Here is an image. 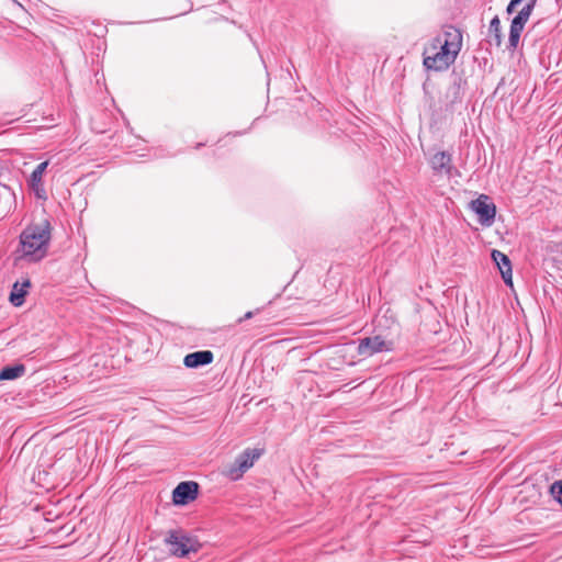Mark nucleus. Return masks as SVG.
<instances>
[{
	"mask_svg": "<svg viewBox=\"0 0 562 562\" xmlns=\"http://www.w3.org/2000/svg\"><path fill=\"white\" fill-rule=\"evenodd\" d=\"M462 47V34L459 29L449 25L443 29L442 35L434 37L429 48L437 50L434 55H426L424 52V66L429 70L442 71L448 69L457 59Z\"/></svg>",
	"mask_w": 562,
	"mask_h": 562,
	"instance_id": "f257e3e1",
	"label": "nucleus"
},
{
	"mask_svg": "<svg viewBox=\"0 0 562 562\" xmlns=\"http://www.w3.org/2000/svg\"><path fill=\"white\" fill-rule=\"evenodd\" d=\"M50 237V224L47 221L24 228L20 235L21 258L34 262L42 260L47 254Z\"/></svg>",
	"mask_w": 562,
	"mask_h": 562,
	"instance_id": "f03ea898",
	"label": "nucleus"
},
{
	"mask_svg": "<svg viewBox=\"0 0 562 562\" xmlns=\"http://www.w3.org/2000/svg\"><path fill=\"white\" fill-rule=\"evenodd\" d=\"M165 542L169 552L177 558L190 559L191 554H196L202 548L195 537H190L182 530H169Z\"/></svg>",
	"mask_w": 562,
	"mask_h": 562,
	"instance_id": "7ed1b4c3",
	"label": "nucleus"
},
{
	"mask_svg": "<svg viewBox=\"0 0 562 562\" xmlns=\"http://www.w3.org/2000/svg\"><path fill=\"white\" fill-rule=\"evenodd\" d=\"M471 210L477 215L479 223L483 226H491L495 221L496 206L486 194H480L471 201Z\"/></svg>",
	"mask_w": 562,
	"mask_h": 562,
	"instance_id": "20e7f679",
	"label": "nucleus"
},
{
	"mask_svg": "<svg viewBox=\"0 0 562 562\" xmlns=\"http://www.w3.org/2000/svg\"><path fill=\"white\" fill-rule=\"evenodd\" d=\"M393 347L392 340H387L381 335H375L360 339L357 351L362 357H371L378 352L391 351Z\"/></svg>",
	"mask_w": 562,
	"mask_h": 562,
	"instance_id": "39448f33",
	"label": "nucleus"
},
{
	"mask_svg": "<svg viewBox=\"0 0 562 562\" xmlns=\"http://www.w3.org/2000/svg\"><path fill=\"white\" fill-rule=\"evenodd\" d=\"M260 453L257 450L246 449L240 453L234 464L228 470V474L232 479L237 480L244 472L254 465V462L259 458Z\"/></svg>",
	"mask_w": 562,
	"mask_h": 562,
	"instance_id": "423d86ee",
	"label": "nucleus"
},
{
	"mask_svg": "<svg viewBox=\"0 0 562 562\" xmlns=\"http://www.w3.org/2000/svg\"><path fill=\"white\" fill-rule=\"evenodd\" d=\"M199 484L193 481L179 483L172 492V501L176 505H187L196 498Z\"/></svg>",
	"mask_w": 562,
	"mask_h": 562,
	"instance_id": "0eeeda50",
	"label": "nucleus"
},
{
	"mask_svg": "<svg viewBox=\"0 0 562 562\" xmlns=\"http://www.w3.org/2000/svg\"><path fill=\"white\" fill-rule=\"evenodd\" d=\"M48 164L49 162L47 160L38 164L27 180V184H29L30 189L34 192V194L37 199H43V200L46 199V191H45L44 183H43V176L47 169Z\"/></svg>",
	"mask_w": 562,
	"mask_h": 562,
	"instance_id": "6e6552de",
	"label": "nucleus"
},
{
	"mask_svg": "<svg viewBox=\"0 0 562 562\" xmlns=\"http://www.w3.org/2000/svg\"><path fill=\"white\" fill-rule=\"evenodd\" d=\"M491 257L495 265L497 266L501 276L505 282L506 285H513V270H512V262L507 255L502 252L501 250L493 249Z\"/></svg>",
	"mask_w": 562,
	"mask_h": 562,
	"instance_id": "1a4fd4ad",
	"label": "nucleus"
},
{
	"mask_svg": "<svg viewBox=\"0 0 562 562\" xmlns=\"http://www.w3.org/2000/svg\"><path fill=\"white\" fill-rule=\"evenodd\" d=\"M430 166L436 173L451 177L453 165L452 157L447 151H438L430 159Z\"/></svg>",
	"mask_w": 562,
	"mask_h": 562,
	"instance_id": "9d476101",
	"label": "nucleus"
},
{
	"mask_svg": "<svg viewBox=\"0 0 562 562\" xmlns=\"http://www.w3.org/2000/svg\"><path fill=\"white\" fill-rule=\"evenodd\" d=\"M214 355L211 350H200L188 353L183 359L187 368H199L213 362Z\"/></svg>",
	"mask_w": 562,
	"mask_h": 562,
	"instance_id": "9b49d317",
	"label": "nucleus"
},
{
	"mask_svg": "<svg viewBox=\"0 0 562 562\" xmlns=\"http://www.w3.org/2000/svg\"><path fill=\"white\" fill-rule=\"evenodd\" d=\"M31 286L30 280H24L22 283L15 282L10 293V302L14 306H21L24 303L27 289Z\"/></svg>",
	"mask_w": 562,
	"mask_h": 562,
	"instance_id": "f8f14e48",
	"label": "nucleus"
},
{
	"mask_svg": "<svg viewBox=\"0 0 562 562\" xmlns=\"http://www.w3.org/2000/svg\"><path fill=\"white\" fill-rule=\"evenodd\" d=\"M25 366L22 363L14 366H5L0 370V381L14 380L25 373Z\"/></svg>",
	"mask_w": 562,
	"mask_h": 562,
	"instance_id": "ddd939ff",
	"label": "nucleus"
},
{
	"mask_svg": "<svg viewBox=\"0 0 562 562\" xmlns=\"http://www.w3.org/2000/svg\"><path fill=\"white\" fill-rule=\"evenodd\" d=\"M490 43H494L496 46H501L503 41L501 20L498 15H495L488 26Z\"/></svg>",
	"mask_w": 562,
	"mask_h": 562,
	"instance_id": "4468645a",
	"label": "nucleus"
},
{
	"mask_svg": "<svg viewBox=\"0 0 562 562\" xmlns=\"http://www.w3.org/2000/svg\"><path fill=\"white\" fill-rule=\"evenodd\" d=\"M550 493L562 505V481H557L550 486Z\"/></svg>",
	"mask_w": 562,
	"mask_h": 562,
	"instance_id": "2eb2a0df",
	"label": "nucleus"
},
{
	"mask_svg": "<svg viewBox=\"0 0 562 562\" xmlns=\"http://www.w3.org/2000/svg\"><path fill=\"white\" fill-rule=\"evenodd\" d=\"M531 11H530V7H524L519 12L518 14L515 16L516 20H518L519 22H522V23H527V21L529 20L530 15H531Z\"/></svg>",
	"mask_w": 562,
	"mask_h": 562,
	"instance_id": "dca6fc26",
	"label": "nucleus"
},
{
	"mask_svg": "<svg viewBox=\"0 0 562 562\" xmlns=\"http://www.w3.org/2000/svg\"><path fill=\"white\" fill-rule=\"evenodd\" d=\"M520 34L509 32V38H508V48L509 49H516L519 43Z\"/></svg>",
	"mask_w": 562,
	"mask_h": 562,
	"instance_id": "f3484780",
	"label": "nucleus"
},
{
	"mask_svg": "<svg viewBox=\"0 0 562 562\" xmlns=\"http://www.w3.org/2000/svg\"><path fill=\"white\" fill-rule=\"evenodd\" d=\"M524 27H525V23L519 22L518 20H516V19L514 18V19L512 20V23H510L509 32H514V33H519V34H521V32L524 31Z\"/></svg>",
	"mask_w": 562,
	"mask_h": 562,
	"instance_id": "a211bd4d",
	"label": "nucleus"
},
{
	"mask_svg": "<svg viewBox=\"0 0 562 562\" xmlns=\"http://www.w3.org/2000/svg\"><path fill=\"white\" fill-rule=\"evenodd\" d=\"M524 0H510L507 8H506V12L507 14H512L515 12L517 5H519Z\"/></svg>",
	"mask_w": 562,
	"mask_h": 562,
	"instance_id": "6ab92c4d",
	"label": "nucleus"
},
{
	"mask_svg": "<svg viewBox=\"0 0 562 562\" xmlns=\"http://www.w3.org/2000/svg\"><path fill=\"white\" fill-rule=\"evenodd\" d=\"M537 3V0H529L525 7H530V11L532 12L535 5Z\"/></svg>",
	"mask_w": 562,
	"mask_h": 562,
	"instance_id": "aec40b11",
	"label": "nucleus"
},
{
	"mask_svg": "<svg viewBox=\"0 0 562 562\" xmlns=\"http://www.w3.org/2000/svg\"><path fill=\"white\" fill-rule=\"evenodd\" d=\"M254 316V312H247L243 318L239 319V322H243L245 319H250Z\"/></svg>",
	"mask_w": 562,
	"mask_h": 562,
	"instance_id": "412c9836",
	"label": "nucleus"
},
{
	"mask_svg": "<svg viewBox=\"0 0 562 562\" xmlns=\"http://www.w3.org/2000/svg\"><path fill=\"white\" fill-rule=\"evenodd\" d=\"M0 186H1L2 188L7 189V190H10V188H9L7 184H3V183H1V182H0Z\"/></svg>",
	"mask_w": 562,
	"mask_h": 562,
	"instance_id": "4be33fe9",
	"label": "nucleus"
}]
</instances>
